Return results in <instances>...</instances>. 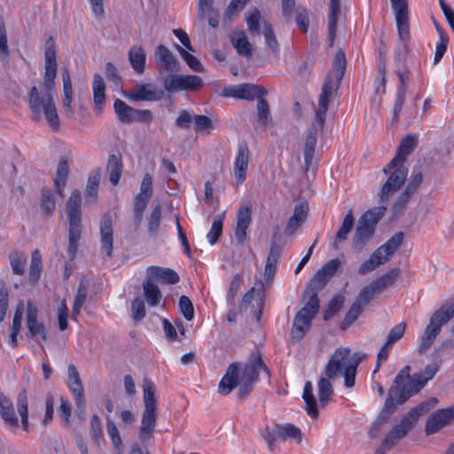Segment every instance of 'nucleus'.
I'll return each mask as SVG.
<instances>
[{
    "instance_id": "nucleus-50",
    "label": "nucleus",
    "mask_w": 454,
    "mask_h": 454,
    "mask_svg": "<svg viewBox=\"0 0 454 454\" xmlns=\"http://www.w3.org/2000/svg\"><path fill=\"white\" fill-rule=\"evenodd\" d=\"M162 208L160 204L155 205L148 217L147 231L150 236L155 238L159 232Z\"/></svg>"
},
{
    "instance_id": "nucleus-51",
    "label": "nucleus",
    "mask_w": 454,
    "mask_h": 454,
    "mask_svg": "<svg viewBox=\"0 0 454 454\" xmlns=\"http://www.w3.org/2000/svg\"><path fill=\"white\" fill-rule=\"evenodd\" d=\"M318 398L322 407H325L333 394V387L330 380L326 378L321 377L318 380Z\"/></svg>"
},
{
    "instance_id": "nucleus-10",
    "label": "nucleus",
    "mask_w": 454,
    "mask_h": 454,
    "mask_svg": "<svg viewBox=\"0 0 454 454\" xmlns=\"http://www.w3.org/2000/svg\"><path fill=\"white\" fill-rule=\"evenodd\" d=\"M398 37L401 45L398 46L394 54V62L396 67L402 66L403 62H407V57L411 52L410 48V27H409V10L408 7L393 9Z\"/></svg>"
},
{
    "instance_id": "nucleus-37",
    "label": "nucleus",
    "mask_w": 454,
    "mask_h": 454,
    "mask_svg": "<svg viewBox=\"0 0 454 454\" xmlns=\"http://www.w3.org/2000/svg\"><path fill=\"white\" fill-rule=\"evenodd\" d=\"M403 233L397 232L376 250L383 255L384 261H390L403 241Z\"/></svg>"
},
{
    "instance_id": "nucleus-59",
    "label": "nucleus",
    "mask_w": 454,
    "mask_h": 454,
    "mask_svg": "<svg viewBox=\"0 0 454 454\" xmlns=\"http://www.w3.org/2000/svg\"><path fill=\"white\" fill-rule=\"evenodd\" d=\"M345 298L340 294L334 295L329 301L328 307L324 313V320L333 318L342 308Z\"/></svg>"
},
{
    "instance_id": "nucleus-61",
    "label": "nucleus",
    "mask_w": 454,
    "mask_h": 454,
    "mask_svg": "<svg viewBox=\"0 0 454 454\" xmlns=\"http://www.w3.org/2000/svg\"><path fill=\"white\" fill-rule=\"evenodd\" d=\"M363 309L358 303L353 302L348 311L346 313L344 319L340 325V328L343 331L347 330L359 317L362 313Z\"/></svg>"
},
{
    "instance_id": "nucleus-7",
    "label": "nucleus",
    "mask_w": 454,
    "mask_h": 454,
    "mask_svg": "<svg viewBox=\"0 0 454 454\" xmlns=\"http://www.w3.org/2000/svg\"><path fill=\"white\" fill-rule=\"evenodd\" d=\"M386 210V206L374 207L360 216L352 237V248L356 253H361L373 237L376 226Z\"/></svg>"
},
{
    "instance_id": "nucleus-16",
    "label": "nucleus",
    "mask_w": 454,
    "mask_h": 454,
    "mask_svg": "<svg viewBox=\"0 0 454 454\" xmlns=\"http://www.w3.org/2000/svg\"><path fill=\"white\" fill-rule=\"evenodd\" d=\"M325 122V117L316 115L315 121L308 129L304 144V165L306 170H309L312 164L315 148L317 142V136L323 131Z\"/></svg>"
},
{
    "instance_id": "nucleus-40",
    "label": "nucleus",
    "mask_w": 454,
    "mask_h": 454,
    "mask_svg": "<svg viewBox=\"0 0 454 454\" xmlns=\"http://www.w3.org/2000/svg\"><path fill=\"white\" fill-rule=\"evenodd\" d=\"M307 210L302 205H296L293 215L289 218L285 229L287 235H292L298 230L307 219Z\"/></svg>"
},
{
    "instance_id": "nucleus-42",
    "label": "nucleus",
    "mask_w": 454,
    "mask_h": 454,
    "mask_svg": "<svg viewBox=\"0 0 454 454\" xmlns=\"http://www.w3.org/2000/svg\"><path fill=\"white\" fill-rule=\"evenodd\" d=\"M114 110L121 123L130 124L134 122L133 114L135 108L126 104L123 100L116 98L114 102Z\"/></svg>"
},
{
    "instance_id": "nucleus-9",
    "label": "nucleus",
    "mask_w": 454,
    "mask_h": 454,
    "mask_svg": "<svg viewBox=\"0 0 454 454\" xmlns=\"http://www.w3.org/2000/svg\"><path fill=\"white\" fill-rule=\"evenodd\" d=\"M414 67L417 70V81L420 85H424V76L420 68V61H412V65L409 66L407 62H403L402 66L396 67L395 71L398 77L399 84L396 90L395 102L393 109L392 121L397 122L399 114L402 111L407 89L411 82V67Z\"/></svg>"
},
{
    "instance_id": "nucleus-35",
    "label": "nucleus",
    "mask_w": 454,
    "mask_h": 454,
    "mask_svg": "<svg viewBox=\"0 0 454 454\" xmlns=\"http://www.w3.org/2000/svg\"><path fill=\"white\" fill-rule=\"evenodd\" d=\"M340 13V0H330V10L328 15V40L332 47L337 33L338 18Z\"/></svg>"
},
{
    "instance_id": "nucleus-39",
    "label": "nucleus",
    "mask_w": 454,
    "mask_h": 454,
    "mask_svg": "<svg viewBox=\"0 0 454 454\" xmlns=\"http://www.w3.org/2000/svg\"><path fill=\"white\" fill-rule=\"evenodd\" d=\"M40 207L42 216L45 219L51 217L56 209V200L52 191L43 187L41 190Z\"/></svg>"
},
{
    "instance_id": "nucleus-54",
    "label": "nucleus",
    "mask_w": 454,
    "mask_h": 454,
    "mask_svg": "<svg viewBox=\"0 0 454 454\" xmlns=\"http://www.w3.org/2000/svg\"><path fill=\"white\" fill-rule=\"evenodd\" d=\"M90 427L93 441L98 447H100L101 444L105 443V439L103 434V425L98 415L94 414L91 416Z\"/></svg>"
},
{
    "instance_id": "nucleus-3",
    "label": "nucleus",
    "mask_w": 454,
    "mask_h": 454,
    "mask_svg": "<svg viewBox=\"0 0 454 454\" xmlns=\"http://www.w3.org/2000/svg\"><path fill=\"white\" fill-rule=\"evenodd\" d=\"M144 410L142 412L141 425L138 431V442L132 443L129 454H150L143 452L142 447L147 448L153 438L157 424V400L155 397V387L150 379L143 380Z\"/></svg>"
},
{
    "instance_id": "nucleus-44",
    "label": "nucleus",
    "mask_w": 454,
    "mask_h": 454,
    "mask_svg": "<svg viewBox=\"0 0 454 454\" xmlns=\"http://www.w3.org/2000/svg\"><path fill=\"white\" fill-rule=\"evenodd\" d=\"M302 398L306 403L305 410L308 415L314 419L317 418V403L313 394V387L310 381H307L304 385Z\"/></svg>"
},
{
    "instance_id": "nucleus-64",
    "label": "nucleus",
    "mask_w": 454,
    "mask_h": 454,
    "mask_svg": "<svg viewBox=\"0 0 454 454\" xmlns=\"http://www.w3.org/2000/svg\"><path fill=\"white\" fill-rule=\"evenodd\" d=\"M329 279L330 278L322 270H319L311 278L306 290L315 292L318 294V292L325 286Z\"/></svg>"
},
{
    "instance_id": "nucleus-13",
    "label": "nucleus",
    "mask_w": 454,
    "mask_h": 454,
    "mask_svg": "<svg viewBox=\"0 0 454 454\" xmlns=\"http://www.w3.org/2000/svg\"><path fill=\"white\" fill-rule=\"evenodd\" d=\"M301 431L295 425L291 423L278 424L274 427H266L263 439L268 444L270 451L276 450V442H286L288 439H294L298 443L301 442Z\"/></svg>"
},
{
    "instance_id": "nucleus-18",
    "label": "nucleus",
    "mask_w": 454,
    "mask_h": 454,
    "mask_svg": "<svg viewBox=\"0 0 454 454\" xmlns=\"http://www.w3.org/2000/svg\"><path fill=\"white\" fill-rule=\"evenodd\" d=\"M100 253L103 259L110 260L114 250V228L110 214H104L99 223Z\"/></svg>"
},
{
    "instance_id": "nucleus-58",
    "label": "nucleus",
    "mask_w": 454,
    "mask_h": 454,
    "mask_svg": "<svg viewBox=\"0 0 454 454\" xmlns=\"http://www.w3.org/2000/svg\"><path fill=\"white\" fill-rule=\"evenodd\" d=\"M197 16L200 20H207L208 25L213 28H216L219 25L220 12L213 6L203 9L202 12H200V10H197Z\"/></svg>"
},
{
    "instance_id": "nucleus-19",
    "label": "nucleus",
    "mask_w": 454,
    "mask_h": 454,
    "mask_svg": "<svg viewBox=\"0 0 454 454\" xmlns=\"http://www.w3.org/2000/svg\"><path fill=\"white\" fill-rule=\"evenodd\" d=\"M165 92L161 89H158L153 83H140L124 96L130 101H159L163 98Z\"/></svg>"
},
{
    "instance_id": "nucleus-5",
    "label": "nucleus",
    "mask_w": 454,
    "mask_h": 454,
    "mask_svg": "<svg viewBox=\"0 0 454 454\" xmlns=\"http://www.w3.org/2000/svg\"><path fill=\"white\" fill-rule=\"evenodd\" d=\"M346 67V54L342 49H339L334 57L333 69L330 71L324 79L316 115L326 118L328 106L332 97L338 93L345 74Z\"/></svg>"
},
{
    "instance_id": "nucleus-62",
    "label": "nucleus",
    "mask_w": 454,
    "mask_h": 454,
    "mask_svg": "<svg viewBox=\"0 0 454 454\" xmlns=\"http://www.w3.org/2000/svg\"><path fill=\"white\" fill-rule=\"evenodd\" d=\"M106 428H107V433L109 434V437L112 441L114 447L119 452H121L123 450L122 440L121 438V435L119 434L116 425L110 418H107V419H106Z\"/></svg>"
},
{
    "instance_id": "nucleus-6",
    "label": "nucleus",
    "mask_w": 454,
    "mask_h": 454,
    "mask_svg": "<svg viewBox=\"0 0 454 454\" xmlns=\"http://www.w3.org/2000/svg\"><path fill=\"white\" fill-rule=\"evenodd\" d=\"M439 401L436 397L419 403L405 414L400 423L395 426L385 436L384 446L394 447L400 440L404 438L415 427L420 417L434 409Z\"/></svg>"
},
{
    "instance_id": "nucleus-2",
    "label": "nucleus",
    "mask_w": 454,
    "mask_h": 454,
    "mask_svg": "<svg viewBox=\"0 0 454 454\" xmlns=\"http://www.w3.org/2000/svg\"><path fill=\"white\" fill-rule=\"evenodd\" d=\"M261 371L265 372L268 378L270 377V371L257 351L251 353L243 367L238 362L230 364L219 382L218 393L222 395H227L239 386V397L241 399L247 398L253 391Z\"/></svg>"
},
{
    "instance_id": "nucleus-32",
    "label": "nucleus",
    "mask_w": 454,
    "mask_h": 454,
    "mask_svg": "<svg viewBox=\"0 0 454 454\" xmlns=\"http://www.w3.org/2000/svg\"><path fill=\"white\" fill-rule=\"evenodd\" d=\"M129 64L137 74H142L145 69L146 53L142 46L133 45L128 51Z\"/></svg>"
},
{
    "instance_id": "nucleus-48",
    "label": "nucleus",
    "mask_w": 454,
    "mask_h": 454,
    "mask_svg": "<svg viewBox=\"0 0 454 454\" xmlns=\"http://www.w3.org/2000/svg\"><path fill=\"white\" fill-rule=\"evenodd\" d=\"M106 169L109 172V180L113 185H117L121 173H122V162L120 157L114 154L110 155Z\"/></svg>"
},
{
    "instance_id": "nucleus-31",
    "label": "nucleus",
    "mask_w": 454,
    "mask_h": 454,
    "mask_svg": "<svg viewBox=\"0 0 454 454\" xmlns=\"http://www.w3.org/2000/svg\"><path fill=\"white\" fill-rule=\"evenodd\" d=\"M69 383L68 386L75 396V402L78 407H84L85 405V398H84V390L82 383V380L80 378V374L74 364H69L67 368Z\"/></svg>"
},
{
    "instance_id": "nucleus-27",
    "label": "nucleus",
    "mask_w": 454,
    "mask_h": 454,
    "mask_svg": "<svg viewBox=\"0 0 454 454\" xmlns=\"http://www.w3.org/2000/svg\"><path fill=\"white\" fill-rule=\"evenodd\" d=\"M418 145V136L415 134L406 135L401 141L395 156L387 164V169L396 165V163L405 162L407 157L413 152Z\"/></svg>"
},
{
    "instance_id": "nucleus-47",
    "label": "nucleus",
    "mask_w": 454,
    "mask_h": 454,
    "mask_svg": "<svg viewBox=\"0 0 454 454\" xmlns=\"http://www.w3.org/2000/svg\"><path fill=\"white\" fill-rule=\"evenodd\" d=\"M304 296H308V301L298 312H301L303 315L315 318L320 308L318 294L315 292L306 290Z\"/></svg>"
},
{
    "instance_id": "nucleus-38",
    "label": "nucleus",
    "mask_w": 454,
    "mask_h": 454,
    "mask_svg": "<svg viewBox=\"0 0 454 454\" xmlns=\"http://www.w3.org/2000/svg\"><path fill=\"white\" fill-rule=\"evenodd\" d=\"M230 41L239 55L247 59L252 56V44L249 43L245 31L235 32L231 36Z\"/></svg>"
},
{
    "instance_id": "nucleus-63",
    "label": "nucleus",
    "mask_w": 454,
    "mask_h": 454,
    "mask_svg": "<svg viewBox=\"0 0 454 454\" xmlns=\"http://www.w3.org/2000/svg\"><path fill=\"white\" fill-rule=\"evenodd\" d=\"M223 215H217L212 223L211 229L207 237L211 245L215 244L223 233Z\"/></svg>"
},
{
    "instance_id": "nucleus-15",
    "label": "nucleus",
    "mask_w": 454,
    "mask_h": 454,
    "mask_svg": "<svg viewBox=\"0 0 454 454\" xmlns=\"http://www.w3.org/2000/svg\"><path fill=\"white\" fill-rule=\"evenodd\" d=\"M162 84L164 89L169 92H178L182 90H198L203 86V80L194 74H169L163 77Z\"/></svg>"
},
{
    "instance_id": "nucleus-1",
    "label": "nucleus",
    "mask_w": 454,
    "mask_h": 454,
    "mask_svg": "<svg viewBox=\"0 0 454 454\" xmlns=\"http://www.w3.org/2000/svg\"><path fill=\"white\" fill-rule=\"evenodd\" d=\"M44 59L45 73L42 94L39 93L37 87L33 86L29 91L28 104L35 121H39L43 113L49 126L54 131H57L59 129L60 121L53 99V96L56 93L57 61L55 41L52 36H50L45 42Z\"/></svg>"
},
{
    "instance_id": "nucleus-57",
    "label": "nucleus",
    "mask_w": 454,
    "mask_h": 454,
    "mask_svg": "<svg viewBox=\"0 0 454 454\" xmlns=\"http://www.w3.org/2000/svg\"><path fill=\"white\" fill-rule=\"evenodd\" d=\"M100 176H101V173H100L99 168L93 170L90 174V176L88 177V181H87L86 189H85V195L87 197H90L92 199L97 198L99 181H100Z\"/></svg>"
},
{
    "instance_id": "nucleus-56",
    "label": "nucleus",
    "mask_w": 454,
    "mask_h": 454,
    "mask_svg": "<svg viewBox=\"0 0 454 454\" xmlns=\"http://www.w3.org/2000/svg\"><path fill=\"white\" fill-rule=\"evenodd\" d=\"M176 49L181 55L182 59L185 61L188 67L194 72L202 73L204 71V67L201 62L192 54L189 53L183 47L178 44H175Z\"/></svg>"
},
{
    "instance_id": "nucleus-25",
    "label": "nucleus",
    "mask_w": 454,
    "mask_h": 454,
    "mask_svg": "<svg viewBox=\"0 0 454 454\" xmlns=\"http://www.w3.org/2000/svg\"><path fill=\"white\" fill-rule=\"evenodd\" d=\"M313 319L314 318L310 317L301 314V312L296 313L290 333V339L293 343H298L304 338L312 326Z\"/></svg>"
},
{
    "instance_id": "nucleus-11",
    "label": "nucleus",
    "mask_w": 454,
    "mask_h": 454,
    "mask_svg": "<svg viewBox=\"0 0 454 454\" xmlns=\"http://www.w3.org/2000/svg\"><path fill=\"white\" fill-rule=\"evenodd\" d=\"M401 270L399 268H392L381 276L372 281L369 285L362 288L354 302L363 309L370 303L375 294L382 293L384 290L393 286L398 277L400 276Z\"/></svg>"
},
{
    "instance_id": "nucleus-45",
    "label": "nucleus",
    "mask_w": 454,
    "mask_h": 454,
    "mask_svg": "<svg viewBox=\"0 0 454 454\" xmlns=\"http://www.w3.org/2000/svg\"><path fill=\"white\" fill-rule=\"evenodd\" d=\"M387 261H384L383 255L380 254V251L375 250L369 257V259L365 260L358 268L357 273L361 276L366 275L374 270H376L379 266L387 263Z\"/></svg>"
},
{
    "instance_id": "nucleus-22",
    "label": "nucleus",
    "mask_w": 454,
    "mask_h": 454,
    "mask_svg": "<svg viewBox=\"0 0 454 454\" xmlns=\"http://www.w3.org/2000/svg\"><path fill=\"white\" fill-rule=\"evenodd\" d=\"M442 364V359L438 354H433V361L427 364L423 371L414 373L415 380V395H417L430 380L434 377L436 372L439 371Z\"/></svg>"
},
{
    "instance_id": "nucleus-20",
    "label": "nucleus",
    "mask_w": 454,
    "mask_h": 454,
    "mask_svg": "<svg viewBox=\"0 0 454 454\" xmlns=\"http://www.w3.org/2000/svg\"><path fill=\"white\" fill-rule=\"evenodd\" d=\"M454 420V405L434 411L427 419L425 433L431 435Z\"/></svg>"
},
{
    "instance_id": "nucleus-60",
    "label": "nucleus",
    "mask_w": 454,
    "mask_h": 454,
    "mask_svg": "<svg viewBox=\"0 0 454 454\" xmlns=\"http://www.w3.org/2000/svg\"><path fill=\"white\" fill-rule=\"evenodd\" d=\"M263 26H264L263 35H264V38H265L267 46L271 51L272 54H274L275 56H278L279 53V46H278V42L277 40V37L274 34L272 26H271V24H270L268 22H264Z\"/></svg>"
},
{
    "instance_id": "nucleus-14",
    "label": "nucleus",
    "mask_w": 454,
    "mask_h": 454,
    "mask_svg": "<svg viewBox=\"0 0 454 454\" xmlns=\"http://www.w3.org/2000/svg\"><path fill=\"white\" fill-rule=\"evenodd\" d=\"M386 175H389L387 182L382 185L379 193L380 202H385L389 196L395 192L405 182L408 175V169L404 162H398L395 166L387 169V165L383 168Z\"/></svg>"
},
{
    "instance_id": "nucleus-24",
    "label": "nucleus",
    "mask_w": 454,
    "mask_h": 454,
    "mask_svg": "<svg viewBox=\"0 0 454 454\" xmlns=\"http://www.w3.org/2000/svg\"><path fill=\"white\" fill-rule=\"evenodd\" d=\"M350 349L347 348H339L331 356L325 368L326 379L333 380L340 373L343 367V361L347 359Z\"/></svg>"
},
{
    "instance_id": "nucleus-23",
    "label": "nucleus",
    "mask_w": 454,
    "mask_h": 454,
    "mask_svg": "<svg viewBox=\"0 0 454 454\" xmlns=\"http://www.w3.org/2000/svg\"><path fill=\"white\" fill-rule=\"evenodd\" d=\"M442 364V359L438 354H433V361L427 364L423 371L414 373L415 380V395H417L430 380L434 377L436 372L439 371Z\"/></svg>"
},
{
    "instance_id": "nucleus-55",
    "label": "nucleus",
    "mask_w": 454,
    "mask_h": 454,
    "mask_svg": "<svg viewBox=\"0 0 454 454\" xmlns=\"http://www.w3.org/2000/svg\"><path fill=\"white\" fill-rule=\"evenodd\" d=\"M152 198L145 197L142 194H137L134 199V220L136 225H139L143 220L144 212Z\"/></svg>"
},
{
    "instance_id": "nucleus-53",
    "label": "nucleus",
    "mask_w": 454,
    "mask_h": 454,
    "mask_svg": "<svg viewBox=\"0 0 454 454\" xmlns=\"http://www.w3.org/2000/svg\"><path fill=\"white\" fill-rule=\"evenodd\" d=\"M257 119L263 127H267L272 121L270 106L264 97L257 98Z\"/></svg>"
},
{
    "instance_id": "nucleus-41",
    "label": "nucleus",
    "mask_w": 454,
    "mask_h": 454,
    "mask_svg": "<svg viewBox=\"0 0 454 454\" xmlns=\"http://www.w3.org/2000/svg\"><path fill=\"white\" fill-rule=\"evenodd\" d=\"M267 93V90L262 86L252 83H243L239 84V99L252 101L254 98L264 97Z\"/></svg>"
},
{
    "instance_id": "nucleus-21",
    "label": "nucleus",
    "mask_w": 454,
    "mask_h": 454,
    "mask_svg": "<svg viewBox=\"0 0 454 454\" xmlns=\"http://www.w3.org/2000/svg\"><path fill=\"white\" fill-rule=\"evenodd\" d=\"M37 317V307L31 301H28L27 303L26 323L29 333L33 338H40L42 340L46 341L48 340L46 327L42 322L38 321Z\"/></svg>"
},
{
    "instance_id": "nucleus-52",
    "label": "nucleus",
    "mask_w": 454,
    "mask_h": 454,
    "mask_svg": "<svg viewBox=\"0 0 454 454\" xmlns=\"http://www.w3.org/2000/svg\"><path fill=\"white\" fill-rule=\"evenodd\" d=\"M28 402L27 391L23 389L17 397V410L21 418V423L25 431L28 430Z\"/></svg>"
},
{
    "instance_id": "nucleus-4",
    "label": "nucleus",
    "mask_w": 454,
    "mask_h": 454,
    "mask_svg": "<svg viewBox=\"0 0 454 454\" xmlns=\"http://www.w3.org/2000/svg\"><path fill=\"white\" fill-rule=\"evenodd\" d=\"M411 366L405 365L395 376L387 392L384 406L380 412V419H388L397 408L415 395L414 373L411 375Z\"/></svg>"
},
{
    "instance_id": "nucleus-8",
    "label": "nucleus",
    "mask_w": 454,
    "mask_h": 454,
    "mask_svg": "<svg viewBox=\"0 0 454 454\" xmlns=\"http://www.w3.org/2000/svg\"><path fill=\"white\" fill-rule=\"evenodd\" d=\"M82 194L78 190H74L67 202L68 218V247L67 254L73 260L77 253L78 242L82 235Z\"/></svg>"
},
{
    "instance_id": "nucleus-17",
    "label": "nucleus",
    "mask_w": 454,
    "mask_h": 454,
    "mask_svg": "<svg viewBox=\"0 0 454 454\" xmlns=\"http://www.w3.org/2000/svg\"><path fill=\"white\" fill-rule=\"evenodd\" d=\"M280 237L279 227L276 226L271 236L270 252L264 268V277L268 284L272 283L277 271V265L282 250L281 246L278 244Z\"/></svg>"
},
{
    "instance_id": "nucleus-12",
    "label": "nucleus",
    "mask_w": 454,
    "mask_h": 454,
    "mask_svg": "<svg viewBox=\"0 0 454 454\" xmlns=\"http://www.w3.org/2000/svg\"><path fill=\"white\" fill-rule=\"evenodd\" d=\"M453 312L454 309L445 311L443 309H438L432 314L429 324L426 326L417 348L419 354H424L432 347L441 333L442 326L450 320Z\"/></svg>"
},
{
    "instance_id": "nucleus-29",
    "label": "nucleus",
    "mask_w": 454,
    "mask_h": 454,
    "mask_svg": "<svg viewBox=\"0 0 454 454\" xmlns=\"http://www.w3.org/2000/svg\"><path fill=\"white\" fill-rule=\"evenodd\" d=\"M156 62L163 67L168 72L179 71V62L172 51L163 44H160L155 49Z\"/></svg>"
},
{
    "instance_id": "nucleus-30",
    "label": "nucleus",
    "mask_w": 454,
    "mask_h": 454,
    "mask_svg": "<svg viewBox=\"0 0 454 454\" xmlns=\"http://www.w3.org/2000/svg\"><path fill=\"white\" fill-rule=\"evenodd\" d=\"M147 278L152 281L160 280L164 284L175 285L179 282V275L170 268L149 266L146 269Z\"/></svg>"
},
{
    "instance_id": "nucleus-46",
    "label": "nucleus",
    "mask_w": 454,
    "mask_h": 454,
    "mask_svg": "<svg viewBox=\"0 0 454 454\" xmlns=\"http://www.w3.org/2000/svg\"><path fill=\"white\" fill-rule=\"evenodd\" d=\"M304 296H308V301L298 312H301L303 315L315 318L320 308L318 294L315 292L306 290Z\"/></svg>"
},
{
    "instance_id": "nucleus-26",
    "label": "nucleus",
    "mask_w": 454,
    "mask_h": 454,
    "mask_svg": "<svg viewBox=\"0 0 454 454\" xmlns=\"http://www.w3.org/2000/svg\"><path fill=\"white\" fill-rule=\"evenodd\" d=\"M252 220L251 205L242 206L237 214V224L235 229V239L238 244L242 245L247 238V230Z\"/></svg>"
},
{
    "instance_id": "nucleus-43",
    "label": "nucleus",
    "mask_w": 454,
    "mask_h": 454,
    "mask_svg": "<svg viewBox=\"0 0 454 454\" xmlns=\"http://www.w3.org/2000/svg\"><path fill=\"white\" fill-rule=\"evenodd\" d=\"M143 289L145 298L148 304L152 307L159 305L162 297L161 292L159 289L158 286L154 284L147 277L145 280L143 282Z\"/></svg>"
},
{
    "instance_id": "nucleus-49",
    "label": "nucleus",
    "mask_w": 454,
    "mask_h": 454,
    "mask_svg": "<svg viewBox=\"0 0 454 454\" xmlns=\"http://www.w3.org/2000/svg\"><path fill=\"white\" fill-rule=\"evenodd\" d=\"M354 226V216L352 211L349 210L347 215L344 216L342 223L338 230L335 239H334V247L337 248V243L343 242L347 239L348 233L352 230Z\"/></svg>"
},
{
    "instance_id": "nucleus-34",
    "label": "nucleus",
    "mask_w": 454,
    "mask_h": 454,
    "mask_svg": "<svg viewBox=\"0 0 454 454\" xmlns=\"http://www.w3.org/2000/svg\"><path fill=\"white\" fill-rule=\"evenodd\" d=\"M0 416L10 427L17 428L19 420L10 398L0 394Z\"/></svg>"
},
{
    "instance_id": "nucleus-28",
    "label": "nucleus",
    "mask_w": 454,
    "mask_h": 454,
    "mask_svg": "<svg viewBox=\"0 0 454 454\" xmlns=\"http://www.w3.org/2000/svg\"><path fill=\"white\" fill-rule=\"evenodd\" d=\"M249 154L247 144L246 142L239 143L234 164V175L238 183H242L247 177Z\"/></svg>"
},
{
    "instance_id": "nucleus-36",
    "label": "nucleus",
    "mask_w": 454,
    "mask_h": 454,
    "mask_svg": "<svg viewBox=\"0 0 454 454\" xmlns=\"http://www.w3.org/2000/svg\"><path fill=\"white\" fill-rule=\"evenodd\" d=\"M92 90L95 108L98 113L101 114L106 100V85L102 76L98 74H95L93 76Z\"/></svg>"
},
{
    "instance_id": "nucleus-33",
    "label": "nucleus",
    "mask_w": 454,
    "mask_h": 454,
    "mask_svg": "<svg viewBox=\"0 0 454 454\" xmlns=\"http://www.w3.org/2000/svg\"><path fill=\"white\" fill-rule=\"evenodd\" d=\"M364 357H365V354L355 352L348 360L344 368V385L346 387H352L355 385L356 368Z\"/></svg>"
}]
</instances>
